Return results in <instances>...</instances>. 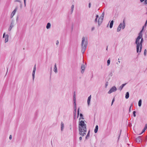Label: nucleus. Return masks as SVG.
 <instances>
[{
    "label": "nucleus",
    "mask_w": 147,
    "mask_h": 147,
    "mask_svg": "<svg viewBox=\"0 0 147 147\" xmlns=\"http://www.w3.org/2000/svg\"><path fill=\"white\" fill-rule=\"evenodd\" d=\"M127 83L123 84L121 86H120L118 88V89L120 91H121L123 88V87L126 85Z\"/></svg>",
    "instance_id": "4468645a"
},
{
    "label": "nucleus",
    "mask_w": 147,
    "mask_h": 147,
    "mask_svg": "<svg viewBox=\"0 0 147 147\" xmlns=\"http://www.w3.org/2000/svg\"><path fill=\"white\" fill-rule=\"evenodd\" d=\"M79 134L82 136H84L86 134L87 132L86 124L85 123L84 121L81 120L79 121L78 124Z\"/></svg>",
    "instance_id": "f257e3e1"
},
{
    "label": "nucleus",
    "mask_w": 147,
    "mask_h": 147,
    "mask_svg": "<svg viewBox=\"0 0 147 147\" xmlns=\"http://www.w3.org/2000/svg\"><path fill=\"white\" fill-rule=\"evenodd\" d=\"M144 0H140L141 2H142Z\"/></svg>",
    "instance_id": "6e6d98bb"
},
{
    "label": "nucleus",
    "mask_w": 147,
    "mask_h": 147,
    "mask_svg": "<svg viewBox=\"0 0 147 147\" xmlns=\"http://www.w3.org/2000/svg\"><path fill=\"white\" fill-rule=\"evenodd\" d=\"M143 41V38H142L140 42H139V44L141 45L140 48V53L141 52L142 49V43Z\"/></svg>",
    "instance_id": "1a4fd4ad"
},
{
    "label": "nucleus",
    "mask_w": 147,
    "mask_h": 147,
    "mask_svg": "<svg viewBox=\"0 0 147 147\" xmlns=\"http://www.w3.org/2000/svg\"><path fill=\"white\" fill-rule=\"evenodd\" d=\"M36 69L33 68L32 73V79L33 80H34V77H35V72L36 71Z\"/></svg>",
    "instance_id": "f8f14e48"
},
{
    "label": "nucleus",
    "mask_w": 147,
    "mask_h": 147,
    "mask_svg": "<svg viewBox=\"0 0 147 147\" xmlns=\"http://www.w3.org/2000/svg\"><path fill=\"white\" fill-rule=\"evenodd\" d=\"M81 118L80 117V118H79V120H80V119H81Z\"/></svg>",
    "instance_id": "e2e57ef3"
},
{
    "label": "nucleus",
    "mask_w": 147,
    "mask_h": 147,
    "mask_svg": "<svg viewBox=\"0 0 147 147\" xmlns=\"http://www.w3.org/2000/svg\"><path fill=\"white\" fill-rule=\"evenodd\" d=\"M51 26V24L50 23H48L47 26L46 28L47 29H49L50 28Z\"/></svg>",
    "instance_id": "5701e85b"
},
{
    "label": "nucleus",
    "mask_w": 147,
    "mask_h": 147,
    "mask_svg": "<svg viewBox=\"0 0 147 147\" xmlns=\"http://www.w3.org/2000/svg\"><path fill=\"white\" fill-rule=\"evenodd\" d=\"M80 116L81 117H83V115L82 114V113H80Z\"/></svg>",
    "instance_id": "49530a36"
},
{
    "label": "nucleus",
    "mask_w": 147,
    "mask_h": 147,
    "mask_svg": "<svg viewBox=\"0 0 147 147\" xmlns=\"http://www.w3.org/2000/svg\"><path fill=\"white\" fill-rule=\"evenodd\" d=\"M133 103H131L130 105V106L129 107V112H130L131 111V109L132 107L133 106Z\"/></svg>",
    "instance_id": "c756f323"
},
{
    "label": "nucleus",
    "mask_w": 147,
    "mask_h": 147,
    "mask_svg": "<svg viewBox=\"0 0 147 147\" xmlns=\"http://www.w3.org/2000/svg\"><path fill=\"white\" fill-rule=\"evenodd\" d=\"M146 49H145L144 50V55L145 56L146 55Z\"/></svg>",
    "instance_id": "4c0bfd02"
},
{
    "label": "nucleus",
    "mask_w": 147,
    "mask_h": 147,
    "mask_svg": "<svg viewBox=\"0 0 147 147\" xmlns=\"http://www.w3.org/2000/svg\"><path fill=\"white\" fill-rule=\"evenodd\" d=\"M24 0V3L25 5L26 6V0Z\"/></svg>",
    "instance_id": "3c124183"
},
{
    "label": "nucleus",
    "mask_w": 147,
    "mask_h": 147,
    "mask_svg": "<svg viewBox=\"0 0 147 147\" xmlns=\"http://www.w3.org/2000/svg\"><path fill=\"white\" fill-rule=\"evenodd\" d=\"M85 68V65L84 64H82L81 69V72L82 74L84 73Z\"/></svg>",
    "instance_id": "39448f33"
},
{
    "label": "nucleus",
    "mask_w": 147,
    "mask_h": 147,
    "mask_svg": "<svg viewBox=\"0 0 147 147\" xmlns=\"http://www.w3.org/2000/svg\"><path fill=\"white\" fill-rule=\"evenodd\" d=\"M14 26V23L13 22H12L10 24V26L8 29V30L10 31L12 28Z\"/></svg>",
    "instance_id": "9d476101"
},
{
    "label": "nucleus",
    "mask_w": 147,
    "mask_h": 147,
    "mask_svg": "<svg viewBox=\"0 0 147 147\" xmlns=\"http://www.w3.org/2000/svg\"><path fill=\"white\" fill-rule=\"evenodd\" d=\"M145 3L146 4H147V0H145Z\"/></svg>",
    "instance_id": "4d7b16f0"
},
{
    "label": "nucleus",
    "mask_w": 147,
    "mask_h": 147,
    "mask_svg": "<svg viewBox=\"0 0 147 147\" xmlns=\"http://www.w3.org/2000/svg\"><path fill=\"white\" fill-rule=\"evenodd\" d=\"M76 116H75L74 115V119H76Z\"/></svg>",
    "instance_id": "13d9d810"
},
{
    "label": "nucleus",
    "mask_w": 147,
    "mask_h": 147,
    "mask_svg": "<svg viewBox=\"0 0 147 147\" xmlns=\"http://www.w3.org/2000/svg\"><path fill=\"white\" fill-rule=\"evenodd\" d=\"M80 117L81 118V119H84L83 117Z\"/></svg>",
    "instance_id": "bf43d9fd"
},
{
    "label": "nucleus",
    "mask_w": 147,
    "mask_h": 147,
    "mask_svg": "<svg viewBox=\"0 0 147 147\" xmlns=\"http://www.w3.org/2000/svg\"><path fill=\"white\" fill-rule=\"evenodd\" d=\"M9 37V35L8 34H6L5 35V42H7L8 41V39Z\"/></svg>",
    "instance_id": "412c9836"
},
{
    "label": "nucleus",
    "mask_w": 147,
    "mask_h": 147,
    "mask_svg": "<svg viewBox=\"0 0 147 147\" xmlns=\"http://www.w3.org/2000/svg\"><path fill=\"white\" fill-rule=\"evenodd\" d=\"M118 62L119 63H120V61H119V59H118Z\"/></svg>",
    "instance_id": "052dcab7"
},
{
    "label": "nucleus",
    "mask_w": 147,
    "mask_h": 147,
    "mask_svg": "<svg viewBox=\"0 0 147 147\" xmlns=\"http://www.w3.org/2000/svg\"><path fill=\"white\" fill-rule=\"evenodd\" d=\"M146 14H147V12H146Z\"/></svg>",
    "instance_id": "774afa93"
},
{
    "label": "nucleus",
    "mask_w": 147,
    "mask_h": 147,
    "mask_svg": "<svg viewBox=\"0 0 147 147\" xmlns=\"http://www.w3.org/2000/svg\"><path fill=\"white\" fill-rule=\"evenodd\" d=\"M98 126L96 125L95 127V128L94 130V132L95 133H97L98 129Z\"/></svg>",
    "instance_id": "4be33fe9"
},
{
    "label": "nucleus",
    "mask_w": 147,
    "mask_h": 147,
    "mask_svg": "<svg viewBox=\"0 0 147 147\" xmlns=\"http://www.w3.org/2000/svg\"><path fill=\"white\" fill-rule=\"evenodd\" d=\"M113 23L114 21L113 20L111 21L109 25V27L110 28H112L113 24Z\"/></svg>",
    "instance_id": "6ab92c4d"
},
{
    "label": "nucleus",
    "mask_w": 147,
    "mask_h": 147,
    "mask_svg": "<svg viewBox=\"0 0 147 147\" xmlns=\"http://www.w3.org/2000/svg\"><path fill=\"white\" fill-rule=\"evenodd\" d=\"M94 27H93L92 28V30H94Z\"/></svg>",
    "instance_id": "864d4df0"
},
{
    "label": "nucleus",
    "mask_w": 147,
    "mask_h": 147,
    "mask_svg": "<svg viewBox=\"0 0 147 147\" xmlns=\"http://www.w3.org/2000/svg\"><path fill=\"white\" fill-rule=\"evenodd\" d=\"M76 112L77 110H74V111H73V115H74L75 116H76Z\"/></svg>",
    "instance_id": "473e14b6"
},
{
    "label": "nucleus",
    "mask_w": 147,
    "mask_h": 147,
    "mask_svg": "<svg viewBox=\"0 0 147 147\" xmlns=\"http://www.w3.org/2000/svg\"><path fill=\"white\" fill-rule=\"evenodd\" d=\"M15 2H20V3H21V1L19 0H15Z\"/></svg>",
    "instance_id": "c03bdc74"
},
{
    "label": "nucleus",
    "mask_w": 147,
    "mask_h": 147,
    "mask_svg": "<svg viewBox=\"0 0 147 147\" xmlns=\"http://www.w3.org/2000/svg\"><path fill=\"white\" fill-rule=\"evenodd\" d=\"M82 139V138L81 136H80L79 137V139L80 140V141Z\"/></svg>",
    "instance_id": "de8ad7c7"
},
{
    "label": "nucleus",
    "mask_w": 147,
    "mask_h": 147,
    "mask_svg": "<svg viewBox=\"0 0 147 147\" xmlns=\"http://www.w3.org/2000/svg\"><path fill=\"white\" fill-rule=\"evenodd\" d=\"M143 30H142L140 32V33L138 34V37H140L142 38V32Z\"/></svg>",
    "instance_id": "a211bd4d"
},
{
    "label": "nucleus",
    "mask_w": 147,
    "mask_h": 147,
    "mask_svg": "<svg viewBox=\"0 0 147 147\" xmlns=\"http://www.w3.org/2000/svg\"><path fill=\"white\" fill-rule=\"evenodd\" d=\"M142 102V101L141 99L140 100H139V101L138 105V106L140 107H141V106Z\"/></svg>",
    "instance_id": "a878e982"
},
{
    "label": "nucleus",
    "mask_w": 147,
    "mask_h": 147,
    "mask_svg": "<svg viewBox=\"0 0 147 147\" xmlns=\"http://www.w3.org/2000/svg\"><path fill=\"white\" fill-rule=\"evenodd\" d=\"M146 26H147V24H145L144 26L142 27V30H144V28H146Z\"/></svg>",
    "instance_id": "e433bc0d"
},
{
    "label": "nucleus",
    "mask_w": 147,
    "mask_h": 147,
    "mask_svg": "<svg viewBox=\"0 0 147 147\" xmlns=\"http://www.w3.org/2000/svg\"><path fill=\"white\" fill-rule=\"evenodd\" d=\"M121 130L120 131V134L119 136V137H118V140H119V138H120V134H121Z\"/></svg>",
    "instance_id": "8fccbe9b"
},
{
    "label": "nucleus",
    "mask_w": 147,
    "mask_h": 147,
    "mask_svg": "<svg viewBox=\"0 0 147 147\" xmlns=\"http://www.w3.org/2000/svg\"><path fill=\"white\" fill-rule=\"evenodd\" d=\"M18 6H17L16 7L15 9H14V10L13 11L12 13H11V17H12L15 14L17 10V9H18Z\"/></svg>",
    "instance_id": "0eeeda50"
},
{
    "label": "nucleus",
    "mask_w": 147,
    "mask_h": 147,
    "mask_svg": "<svg viewBox=\"0 0 147 147\" xmlns=\"http://www.w3.org/2000/svg\"><path fill=\"white\" fill-rule=\"evenodd\" d=\"M5 35V33H4L3 35V38H4Z\"/></svg>",
    "instance_id": "603ef678"
},
{
    "label": "nucleus",
    "mask_w": 147,
    "mask_h": 147,
    "mask_svg": "<svg viewBox=\"0 0 147 147\" xmlns=\"http://www.w3.org/2000/svg\"><path fill=\"white\" fill-rule=\"evenodd\" d=\"M147 124H146L145 125V127H144L143 129L142 130L141 133L140 134H139V135H141L147 129Z\"/></svg>",
    "instance_id": "9b49d317"
},
{
    "label": "nucleus",
    "mask_w": 147,
    "mask_h": 147,
    "mask_svg": "<svg viewBox=\"0 0 147 147\" xmlns=\"http://www.w3.org/2000/svg\"><path fill=\"white\" fill-rule=\"evenodd\" d=\"M73 100H76L75 92H74L73 95Z\"/></svg>",
    "instance_id": "2f4dec72"
},
{
    "label": "nucleus",
    "mask_w": 147,
    "mask_h": 147,
    "mask_svg": "<svg viewBox=\"0 0 147 147\" xmlns=\"http://www.w3.org/2000/svg\"><path fill=\"white\" fill-rule=\"evenodd\" d=\"M104 13L103 12L102 15H101V16L100 17H102V18H104Z\"/></svg>",
    "instance_id": "79ce46f5"
},
{
    "label": "nucleus",
    "mask_w": 147,
    "mask_h": 147,
    "mask_svg": "<svg viewBox=\"0 0 147 147\" xmlns=\"http://www.w3.org/2000/svg\"><path fill=\"white\" fill-rule=\"evenodd\" d=\"M145 24H147V20L146 21V22Z\"/></svg>",
    "instance_id": "680f3d73"
},
{
    "label": "nucleus",
    "mask_w": 147,
    "mask_h": 147,
    "mask_svg": "<svg viewBox=\"0 0 147 147\" xmlns=\"http://www.w3.org/2000/svg\"><path fill=\"white\" fill-rule=\"evenodd\" d=\"M61 130L62 131L64 128V125L63 122H61Z\"/></svg>",
    "instance_id": "f3484780"
},
{
    "label": "nucleus",
    "mask_w": 147,
    "mask_h": 147,
    "mask_svg": "<svg viewBox=\"0 0 147 147\" xmlns=\"http://www.w3.org/2000/svg\"><path fill=\"white\" fill-rule=\"evenodd\" d=\"M91 7V3H89L88 4V7L90 8Z\"/></svg>",
    "instance_id": "a18cd8bd"
},
{
    "label": "nucleus",
    "mask_w": 147,
    "mask_h": 147,
    "mask_svg": "<svg viewBox=\"0 0 147 147\" xmlns=\"http://www.w3.org/2000/svg\"><path fill=\"white\" fill-rule=\"evenodd\" d=\"M91 98V95H90L88 98L87 100V103L88 105H89Z\"/></svg>",
    "instance_id": "dca6fc26"
},
{
    "label": "nucleus",
    "mask_w": 147,
    "mask_h": 147,
    "mask_svg": "<svg viewBox=\"0 0 147 147\" xmlns=\"http://www.w3.org/2000/svg\"><path fill=\"white\" fill-rule=\"evenodd\" d=\"M54 71L55 73H57V72L56 63L55 64L54 67Z\"/></svg>",
    "instance_id": "aec40b11"
},
{
    "label": "nucleus",
    "mask_w": 147,
    "mask_h": 147,
    "mask_svg": "<svg viewBox=\"0 0 147 147\" xmlns=\"http://www.w3.org/2000/svg\"><path fill=\"white\" fill-rule=\"evenodd\" d=\"M74 110H77L76 104H74Z\"/></svg>",
    "instance_id": "72a5a7b5"
},
{
    "label": "nucleus",
    "mask_w": 147,
    "mask_h": 147,
    "mask_svg": "<svg viewBox=\"0 0 147 147\" xmlns=\"http://www.w3.org/2000/svg\"><path fill=\"white\" fill-rule=\"evenodd\" d=\"M129 97V93L128 92H127L126 93L125 98L126 99H128Z\"/></svg>",
    "instance_id": "b1692460"
},
{
    "label": "nucleus",
    "mask_w": 147,
    "mask_h": 147,
    "mask_svg": "<svg viewBox=\"0 0 147 147\" xmlns=\"http://www.w3.org/2000/svg\"><path fill=\"white\" fill-rule=\"evenodd\" d=\"M136 112L135 111H133V116L135 117H136Z\"/></svg>",
    "instance_id": "f704fd0d"
},
{
    "label": "nucleus",
    "mask_w": 147,
    "mask_h": 147,
    "mask_svg": "<svg viewBox=\"0 0 147 147\" xmlns=\"http://www.w3.org/2000/svg\"><path fill=\"white\" fill-rule=\"evenodd\" d=\"M9 139L10 140H11L12 139V136L11 135H10L9 137Z\"/></svg>",
    "instance_id": "09e8293b"
},
{
    "label": "nucleus",
    "mask_w": 147,
    "mask_h": 147,
    "mask_svg": "<svg viewBox=\"0 0 147 147\" xmlns=\"http://www.w3.org/2000/svg\"><path fill=\"white\" fill-rule=\"evenodd\" d=\"M96 18L95 20H94V22L96 23L97 22V19L99 17V16H98V15H97L96 16Z\"/></svg>",
    "instance_id": "cd10ccee"
},
{
    "label": "nucleus",
    "mask_w": 147,
    "mask_h": 147,
    "mask_svg": "<svg viewBox=\"0 0 147 147\" xmlns=\"http://www.w3.org/2000/svg\"><path fill=\"white\" fill-rule=\"evenodd\" d=\"M136 52L137 53L140 52V48L141 45L140 44H136Z\"/></svg>",
    "instance_id": "6e6552de"
},
{
    "label": "nucleus",
    "mask_w": 147,
    "mask_h": 147,
    "mask_svg": "<svg viewBox=\"0 0 147 147\" xmlns=\"http://www.w3.org/2000/svg\"><path fill=\"white\" fill-rule=\"evenodd\" d=\"M82 40L81 43L82 50L81 52L83 54L84 53L88 44V42L87 40H85V38L83 37L82 38Z\"/></svg>",
    "instance_id": "f03ea898"
},
{
    "label": "nucleus",
    "mask_w": 147,
    "mask_h": 147,
    "mask_svg": "<svg viewBox=\"0 0 147 147\" xmlns=\"http://www.w3.org/2000/svg\"><path fill=\"white\" fill-rule=\"evenodd\" d=\"M114 101H115V98H113V99L112 100V103H111V105H113V103L114 102Z\"/></svg>",
    "instance_id": "58836bf2"
},
{
    "label": "nucleus",
    "mask_w": 147,
    "mask_h": 147,
    "mask_svg": "<svg viewBox=\"0 0 147 147\" xmlns=\"http://www.w3.org/2000/svg\"><path fill=\"white\" fill-rule=\"evenodd\" d=\"M122 26V23H121L119 24V25L118 26V27H120L121 28H122V29H124L125 28V23L124 20H123V22Z\"/></svg>",
    "instance_id": "20e7f679"
},
{
    "label": "nucleus",
    "mask_w": 147,
    "mask_h": 147,
    "mask_svg": "<svg viewBox=\"0 0 147 147\" xmlns=\"http://www.w3.org/2000/svg\"><path fill=\"white\" fill-rule=\"evenodd\" d=\"M110 63V58H109L107 61V66H109Z\"/></svg>",
    "instance_id": "c85d7f7f"
},
{
    "label": "nucleus",
    "mask_w": 147,
    "mask_h": 147,
    "mask_svg": "<svg viewBox=\"0 0 147 147\" xmlns=\"http://www.w3.org/2000/svg\"><path fill=\"white\" fill-rule=\"evenodd\" d=\"M117 90V88L115 86H113L108 91V93L110 94L111 93L116 91Z\"/></svg>",
    "instance_id": "7ed1b4c3"
},
{
    "label": "nucleus",
    "mask_w": 147,
    "mask_h": 147,
    "mask_svg": "<svg viewBox=\"0 0 147 147\" xmlns=\"http://www.w3.org/2000/svg\"><path fill=\"white\" fill-rule=\"evenodd\" d=\"M108 82H107L105 84V87L106 88L107 87V86L108 85Z\"/></svg>",
    "instance_id": "ea45409f"
},
{
    "label": "nucleus",
    "mask_w": 147,
    "mask_h": 147,
    "mask_svg": "<svg viewBox=\"0 0 147 147\" xmlns=\"http://www.w3.org/2000/svg\"><path fill=\"white\" fill-rule=\"evenodd\" d=\"M121 28L120 27H118L117 29V31L118 32L120 31L121 30Z\"/></svg>",
    "instance_id": "c9c22d12"
},
{
    "label": "nucleus",
    "mask_w": 147,
    "mask_h": 147,
    "mask_svg": "<svg viewBox=\"0 0 147 147\" xmlns=\"http://www.w3.org/2000/svg\"><path fill=\"white\" fill-rule=\"evenodd\" d=\"M22 7V4H21V5H20V7Z\"/></svg>",
    "instance_id": "69168bd1"
},
{
    "label": "nucleus",
    "mask_w": 147,
    "mask_h": 147,
    "mask_svg": "<svg viewBox=\"0 0 147 147\" xmlns=\"http://www.w3.org/2000/svg\"><path fill=\"white\" fill-rule=\"evenodd\" d=\"M90 131L89 130L88 132V134H87V135H86L85 139L86 140H87L88 139V138L90 136Z\"/></svg>",
    "instance_id": "393cba45"
},
{
    "label": "nucleus",
    "mask_w": 147,
    "mask_h": 147,
    "mask_svg": "<svg viewBox=\"0 0 147 147\" xmlns=\"http://www.w3.org/2000/svg\"><path fill=\"white\" fill-rule=\"evenodd\" d=\"M33 68L36 69V65L35 64Z\"/></svg>",
    "instance_id": "5fc2aeb1"
},
{
    "label": "nucleus",
    "mask_w": 147,
    "mask_h": 147,
    "mask_svg": "<svg viewBox=\"0 0 147 147\" xmlns=\"http://www.w3.org/2000/svg\"><path fill=\"white\" fill-rule=\"evenodd\" d=\"M79 110H80V108H78V111H77V118H78L79 117Z\"/></svg>",
    "instance_id": "7c9ffc66"
},
{
    "label": "nucleus",
    "mask_w": 147,
    "mask_h": 147,
    "mask_svg": "<svg viewBox=\"0 0 147 147\" xmlns=\"http://www.w3.org/2000/svg\"><path fill=\"white\" fill-rule=\"evenodd\" d=\"M141 136H139L138 138H136V142L138 143H139L141 142Z\"/></svg>",
    "instance_id": "2eb2a0df"
},
{
    "label": "nucleus",
    "mask_w": 147,
    "mask_h": 147,
    "mask_svg": "<svg viewBox=\"0 0 147 147\" xmlns=\"http://www.w3.org/2000/svg\"><path fill=\"white\" fill-rule=\"evenodd\" d=\"M74 6L73 5H72L71 6V14L74 10Z\"/></svg>",
    "instance_id": "bb28decb"
},
{
    "label": "nucleus",
    "mask_w": 147,
    "mask_h": 147,
    "mask_svg": "<svg viewBox=\"0 0 147 147\" xmlns=\"http://www.w3.org/2000/svg\"><path fill=\"white\" fill-rule=\"evenodd\" d=\"M102 66H101V68H102Z\"/></svg>",
    "instance_id": "338daca9"
},
{
    "label": "nucleus",
    "mask_w": 147,
    "mask_h": 147,
    "mask_svg": "<svg viewBox=\"0 0 147 147\" xmlns=\"http://www.w3.org/2000/svg\"><path fill=\"white\" fill-rule=\"evenodd\" d=\"M141 38L140 37L138 36L137 38H136L135 41L136 44H139L140 40Z\"/></svg>",
    "instance_id": "ddd939ff"
},
{
    "label": "nucleus",
    "mask_w": 147,
    "mask_h": 147,
    "mask_svg": "<svg viewBox=\"0 0 147 147\" xmlns=\"http://www.w3.org/2000/svg\"><path fill=\"white\" fill-rule=\"evenodd\" d=\"M59 44V41L58 40L56 41V44L57 45H58Z\"/></svg>",
    "instance_id": "37998d69"
},
{
    "label": "nucleus",
    "mask_w": 147,
    "mask_h": 147,
    "mask_svg": "<svg viewBox=\"0 0 147 147\" xmlns=\"http://www.w3.org/2000/svg\"><path fill=\"white\" fill-rule=\"evenodd\" d=\"M103 18L102 17H100L98 20V26H99L102 24Z\"/></svg>",
    "instance_id": "423d86ee"
},
{
    "label": "nucleus",
    "mask_w": 147,
    "mask_h": 147,
    "mask_svg": "<svg viewBox=\"0 0 147 147\" xmlns=\"http://www.w3.org/2000/svg\"><path fill=\"white\" fill-rule=\"evenodd\" d=\"M107 49H108V46L107 47V49H106V50H107Z\"/></svg>",
    "instance_id": "0e129e2a"
},
{
    "label": "nucleus",
    "mask_w": 147,
    "mask_h": 147,
    "mask_svg": "<svg viewBox=\"0 0 147 147\" xmlns=\"http://www.w3.org/2000/svg\"><path fill=\"white\" fill-rule=\"evenodd\" d=\"M74 104H76V100H73Z\"/></svg>",
    "instance_id": "a19ab883"
}]
</instances>
